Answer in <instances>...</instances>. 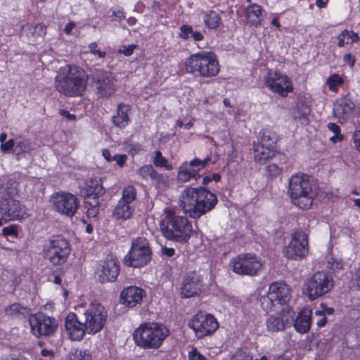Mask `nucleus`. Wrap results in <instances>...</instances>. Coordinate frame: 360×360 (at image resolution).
<instances>
[{"label":"nucleus","instance_id":"f257e3e1","mask_svg":"<svg viewBox=\"0 0 360 360\" xmlns=\"http://www.w3.org/2000/svg\"><path fill=\"white\" fill-rule=\"evenodd\" d=\"M217 203L215 194L203 188L186 187L179 197V206L192 218H199Z\"/></svg>","mask_w":360,"mask_h":360},{"label":"nucleus","instance_id":"f03ea898","mask_svg":"<svg viewBox=\"0 0 360 360\" xmlns=\"http://www.w3.org/2000/svg\"><path fill=\"white\" fill-rule=\"evenodd\" d=\"M89 77L79 67H61L55 78L56 89L67 96H79L86 91Z\"/></svg>","mask_w":360,"mask_h":360},{"label":"nucleus","instance_id":"7ed1b4c3","mask_svg":"<svg viewBox=\"0 0 360 360\" xmlns=\"http://www.w3.org/2000/svg\"><path fill=\"white\" fill-rule=\"evenodd\" d=\"M288 193L294 205L300 209H309L316 195L313 178L303 173L292 175L289 180Z\"/></svg>","mask_w":360,"mask_h":360},{"label":"nucleus","instance_id":"20e7f679","mask_svg":"<svg viewBox=\"0 0 360 360\" xmlns=\"http://www.w3.org/2000/svg\"><path fill=\"white\" fill-rule=\"evenodd\" d=\"M160 230L167 239L185 243L191 238L193 229L186 217L176 216L173 211L167 210L160 222Z\"/></svg>","mask_w":360,"mask_h":360},{"label":"nucleus","instance_id":"39448f33","mask_svg":"<svg viewBox=\"0 0 360 360\" xmlns=\"http://www.w3.org/2000/svg\"><path fill=\"white\" fill-rule=\"evenodd\" d=\"M169 329L163 324L149 322L140 325L134 333L136 345L144 349H158L169 335Z\"/></svg>","mask_w":360,"mask_h":360},{"label":"nucleus","instance_id":"423d86ee","mask_svg":"<svg viewBox=\"0 0 360 360\" xmlns=\"http://www.w3.org/2000/svg\"><path fill=\"white\" fill-rule=\"evenodd\" d=\"M186 69L195 76L210 77L219 73V65L214 53L202 51L186 59Z\"/></svg>","mask_w":360,"mask_h":360},{"label":"nucleus","instance_id":"0eeeda50","mask_svg":"<svg viewBox=\"0 0 360 360\" xmlns=\"http://www.w3.org/2000/svg\"><path fill=\"white\" fill-rule=\"evenodd\" d=\"M6 193L0 200V226L13 220H20L26 214L24 206L13 198L15 187L6 188Z\"/></svg>","mask_w":360,"mask_h":360},{"label":"nucleus","instance_id":"6e6552de","mask_svg":"<svg viewBox=\"0 0 360 360\" xmlns=\"http://www.w3.org/2000/svg\"><path fill=\"white\" fill-rule=\"evenodd\" d=\"M108 311L100 303L91 302L84 313L80 314V321L84 322L87 333L94 335L101 331L106 323Z\"/></svg>","mask_w":360,"mask_h":360},{"label":"nucleus","instance_id":"1a4fd4ad","mask_svg":"<svg viewBox=\"0 0 360 360\" xmlns=\"http://www.w3.org/2000/svg\"><path fill=\"white\" fill-rule=\"evenodd\" d=\"M152 251L148 240L143 237L131 243V249L124 257V264L132 267H141L151 259Z\"/></svg>","mask_w":360,"mask_h":360},{"label":"nucleus","instance_id":"9d476101","mask_svg":"<svg viewBox=\"0 0 360 360\" xmlns=\"http://www.w3.org/2000/svg\"><path fill=\"white\" fill-rule=\"evenodd\" d=\"M70 251L68 241L62 237L57 236L45 243L44 257L53 265H61L67 261Z\"/></svg>","mask_w":360,"mask_h":360},{"label":"nucleus","instance_id":"9b49d317","mask_svg":"<svg viewBox=\"0 0 360 360\" xmlns=\"http://www.w3.org/2000/svg\"><path fill=\"white\" fill-rule=\"evenodd\" d=\"M333 287V278L326 272L318 271L306 281L304 292L309 300H314L328 292Z\"/></svg>","mask_w":360,"mask_h":360},{"label":"nucleus","instance_id":"f8f14e48","mask_svg":"<svg viewBox=\"0 0 360 360\" xmlns=\"http://www.w3.org/2000/svg\"><path fill=\"white\" fill-rule=\"evenodd\" d=\"M229 266L234 273L250 276L257 275L262 268L260 260L252 254L236 256L231 259Z\"/></svg>","mask_w":360,"mask_h":360},{"label":"nucleus","instance_id":"ddd939ff","mask_svg":"<svg viewBox=\"0 0 360 360\" xmlns=\"http://www.w3.org/2000/svg\"><path fill=\"white\" fill-rule=\"evenodd\" d=\"M188 326L198 338H202L213 334L218 328L219 323L213 315L199 311L189 320Z\"/></svg>","mask_w":360,"mask_h":360},{"label":"nucleus","instance_id":"4468645a","mask_svg":"<svg viewBox=\"0 0 360 360\" xmlns=\"http://www.w3.org/2000/svg\"><path fill=\"white\" fill-rule=\"evenodd\" d=\"M31 333L36 337H51L57 331L58 323L54 317L43 313L32 315L29 319Z\"/></svg>","mask_w":360,"mask_h":360},{"label":"nucleus","instance_id":"2eb2a0df","mask_svg":"<svg viewBox=\"0 0 360 360\" xmlns=\"http://www.w3.org/2000/svg\"><path fill=\"white\" fill-rule=\"evenodd\" d=\"M309 252L308 236L302 230L292 234L290 243L285 248L284 255L290 259L300 260Z\"/></svg>","mask_w":360,"mask_h":360},{"label":"nucleus","instance_id":"dca6fc26","mask_svg":"<svg viewBox=\"0 0 360 360\" xmlns=\"http://www.w3.org/2000/svg\"><path fill=\"white\" fill-rule=\"evenodd\" d=\"M51 200L58 212L68 217H72L79 207L78 198L70 193H56Z\"/></svg>","mask_w":360,"mask_h":360},{"label":"nucleus","instance_id":"f3484780","mask_svg":"<svg viewBox=\"0 0 360 360\" xmlns=\"http://www.w3.org/2000/svg\"><path fill=\"white\" fill-rule=\"evenodd\" d=\"M266 86L273 92L285 97L292 91L293 86L287 75L277 71H270L265 79Z\"/></svg>","mask_w":360,"mask_h":360},{"label":"nucleus","instance_id":"a211bd4d","mask_svg":"<svg viewBox=\"0 0 360 360\" xmlns=\"http://www.w3.org/2000/svg\"><path fill=\"white\" fill-rule=\"evenodd\" d=\"M294 312L288 307L281 308L274 314L270 315L266 320L267 330L272 333L284 330L291 325Z\"/></svg>","mask_w":360,"mask_h":360},{"label":"nucleus","instance_id":"6ab92c4d","mask_svg":"<svg viewBox=\"0 0 360 360\" xmlns=\"http://www.w3.org/2000/svg\"><path fill=\"white\" fill-rule=\"evenodd\" d=\"M98 94L101 97H110L115 91V77L114 75L103 70H96L92 75Z\"/></svg>","mask_w":360,"mask_h":360},{"label":"nucleus","instance_id":"aec40b11","mask_svg":"<svg viewBox=\"0 0 360 360\" xmlns=\"http://www.w3.org/2000/svg\"><path fill=\"white\" fill-rule=\"evenodd\" d=\"M202 281L200 274L191 272L184 277L182 281L181 293L184 297L197 295L202 289Z\"/></svg>","mask_w":360,"mask_h":360},{"label":"nucleus","instance_id":"412c9836","mask_svg":"<svg viewBox=\"0 0 360 360\" xmlns=\"http://www.w3.org/2000/svg\"><path fill=\"white\" fill-rule=\"evenodd\" d=\"M65 326L69 337L72 340H81L85 333H87L84 322L80 321V314L77 316L76 314L70 313L66 316Z\"/></svg>","mask_w":360,"mask_h":360},{"label":"nucleus","instance_id":"4be33fe9","mask_svg":"<svg viewBox=\"0 0 360 360\" xmlns=\"http://www.w3.org/2000/svg\"><path fill=\"white\" fill-rule=\"evenodd\" d=\"M146 295L145 291L135 285L124 288L120 293V302L128 307L140 304Z\"/></svg>","mask_w":360,"mask_h":360},{"label":"nucleus","instance_id":"5701e85b","mask_svg":"<svg viewBox=\"0 0 360 360\" xmlns=\"http://www.w3.org/2000/svg\"><path fill=\"white\" fill-rule=\"evenodd\" d=\"M100 266L99 279L102 283L113 281L119 274L120 266L115 259L103 261Z\"/></svg>","mask_w":360,"mask_h":360},{"label":"nucleus","instance_id":"b1692460","mask_svg":"<svg viewBox=\"0 0 360 360\" xmlns=\"http://www.w3.org/2000/svg\"><path fill=\"white\" fill-rule=\"evenodd\" d=\"M354 108V102L349 97L345 96L334 103L333 113L339 120H345L352 114Z\"/></svg>","mask_w":360,"mask_h":360},{"label":"nucleus","instance_id":"393cba45","mask_svg":"<svg viewBox=\"0 0 360 360\" xmlns=\"http://www.w3.org/2000/svg\"><path fill=\"white\" fill-rule=\"evenodd\" d=\"M268 294L278 300L282 306H285L289 300V288L285 283L281 281L272 283L269 287Z\"/></svg>","mask_w":360,"mask_h":360},{"label":"nucleus","instance_id":"a878e982","mask_svg":"<svg viewBox=\"0 0 360 360\" xmlns=\"http://www.w3.org/2000/svg\"><path fill=\"white\" fill-rule=\"evenodd\" d=\"M312 311L304 309L300 311L294 321V328L300 333H307L311 328Z\"/></svg>","mask_w":360,"mask_h":360},{"label":"nucleus","instance_id":"bb28decb","mask_svg":"<svg viewBox=\"0 0 360 360\" xmlns=\"http://www.w3.org/2000/svg\"><path fill=\"white\" fill-rule=\"evenodd\" d=\"M135 207L134 205L119 200L112 212V217L116 220H127L132 217Z\"/></svg>","mask_w":360,"mask_h":360},{"label":"nucleus","instance_id":"cd10ccee","mask_svg":"<svg viewBox=\"0 0 360 360\" xmlns=\"http://www.w3.org/2000/svg\"><path fill=\"white\" fill-rule=\"evenodd\" d=\"M83 191L86 197H93L94 198L102 196L105 192L101 179L99 178L91 179L87 181Z\"/></svg>","mask_w":360,"mask_h":360},{"label":"nucleus","instance_id":"c85d7f7f","mask_svg":"<svg viewBox=\"0 0 360 360\" xmlns=\"http://www.w3.org/2000/svg\"><path fill=\"white\" fill-rule=\"evenodd\" d=\"M34 148V144L30 139L25 138H17L15 147L13 148V154L18 160H20L30 154Z\"/></svg>","mask_w":360,"mask_h":360},{"label":"nucleus","instance_id":"c756f323","mask_svg":"<svg viewBox=\"0 0 360 360\" xmlns=\"http://www.w3.org/2000/svg\"><path fill=\"white\" fill-rule=\"evenodd\" d=\"M130 110V106L127 104H119L117 106L116 115L112 116V120L115 126L120 129L124 128L129 122L128 112Z\"/></svg>","mask_w":360,"mask_h":360},{"label":"nucleus","instance_id":"7c9ffc66","mask_svg":"<svg viewBox=\"0 0 360 360\" xmlns=\"http://www.w3.org/2000/svg\"><path fill=\"white\" fill-rule=\"evenodd\" d=\"M262 8L256 4H252L246 8V19L249 23L252 25L258 26L260 24L262 16Z\"/></svg>","mask_w":360,"mask_h":360},{"label":"nucleus","instance_id":"2f4dec72","mask_svg":"<svg viewBox=\"0 0 360 360\" xmlns=\"http://www.w3.org/2000/svg\"><path fill=\"white\" fill-rule=\"evenodd\" d=\"M274 150L268 147L257 144L254 149L255 161L259 164H264L269 158L274 156Z\"/></svg>","mask_w":360,"mask_h":360},{"label":"nucleus","instance_id":"473e14b6","mask_svg":"<svg viewBox=\"0 0 360 360\" xmlns=\"http://www.w3.org/2000/svg\"><path fill=\"white\" fill-rule=\"evenodd\" d=\"M260 304L262 309L267 313L272 311H278L285 306H282L278 300L271 297L268 293L261 296L259 299Z\"/></svg>","mask_w":360,"mask_h":360},{"label":"nucleus","instance_id":"72a5a7b5","mask_svg":"<svg viewBox=\"0 0 360 360\" xmlns=\"http://www.w3.org/2000/svg\"><path fill=\"white\" fill-rule=\"evenodd\" d=\"M310 110L308 105L303 103H298L291 110L293 119L302 124L308 122V115Z\"/></svg>","mask_w":360,"mask_h":360},{"label":"nucleus","instance_id":"f704fd0d","mask_svg":"<svg viewBox=\"0 0 360 360\" xmlns=\"http://www.w3.org/2000/svg\"><path fill=\"white\" fill-rule=\"evenodd\" d=\"M277 141L278 136L274 131L269 129H263L260 132L259 144L274 150Z\"/></svg>","mask_w":360,"mask_h":360},{"label":"nucleus","instance_id":"c9c22d12","mask_svg":"<svg viewBox=\"0 0 360 360\" xmlns=\"http://www.w3.org/2000/svg\"><path fill=\"white\" fill-rule=\"evenodd\" d=\"M204 23L209 29H216L221 24L220 14L214 11H209L203 16Z\"/></svg>","mask_w":360,"mask_h":360},{"label":"nucleus","instance_id":"e433bc0d","mask_svg":"<svg viewBox=\"0 0 360 360\" xmlns=\"http://www.w3.org/2000/svg\"><path fill=\"white\" fill-rule=\"evenodd\" d=\"M349 39L351 40V43H353L358 41L359 37L356 32L348 30H344L338 37V46L339 47H343L345 44L349 43Z\"/></svg>","mask_w":360,"mask_h":360},{"label":"nucleus","instance_id":"4c0bfd02","mask_svg":"<svg viewBox=\"0 0 360 360\" xmlns=\"http://www.w3.org/2000/svg\"><path fill=\"white\" fill-rule=\"evenodd\" d=\"M6 314L14 317H25L28 314L29 311L27 307L22 306L20 304L14 303L7 308H6Z\"/></svg>","mask_w":360,"mask_h":360},{"label":"nucleus","instance_id":"58836bf2","mask_svg":"<svg viewBox=\"0 0 360 360\" xmlns=\"http://www.w3.org/2000/svg\"><path fill=\"white\" fill-rule=\"evenodd\" d=\"M136 188L133 186L128 185V186L124 187V188L122 190V198L120 200L134 205V202L136 200Z\"/></svg>","mask_w":360,"mask_h":360},{"label":"nucleus","instance_id":"ea45409f","mask_svg":"<svg viewBox=\"0 0 360 360\" xmlns=\"http://www.w3.org/2000/svg\"><path fill=\"white\" fill-rule=\"evenodd\" d=\"M193 179H194L193 174L188 172V163L187 162H184L179 167L177 180L181 183H186L190 181Z\"/></svg>","mask_w":360,"mask_h":360},{"label":"nucleus","instance_id":"a19ab883","mask_svg":"<svg viewBox=\"0 0 360 360\" xmlns=\"http://www.w3.org/2000/svg\"><path fill=\"white\" fill-rule=\"evenodd\" d=\"M153 162L155 167H165L169 171L173 169L172 165L168 163L167 160L162 156V153L160 150H156L155 152V157Z\"/></svg>","mask_w":360,"mask_h":360},{"label":"nucleus","instance_id":"79ce46f5","mask_svg":"<svg viewBox=\"0 0 360 360\" xmlns=\"http://www.w3.org/2000/svg\"><path fill=\"white\" fill-rule=\"evenodd\" d=\"M343 82L344 80L341 77L337 74H333L328 78L326 84L330 91L336 92L338 86L342 85Z\"/></svg>","mask_w":360,"mask_h":360},{"label":"nucleus","instance_id":"37998d69","mask_svg":"<svg viewBox=\"0 0 360 360\" xmlns=\"http://www.w3.org/2000/svg\"><path fill=\"white\" fill-rule=\"evenodd\" d=\"M151 181L153 183L159 188H165L168 186L169 179V177L162 174L155 172Z\"/></svg>","mask_w":360,"mask_h":360},{"label":"nucleus","instance_id":"c03bdc74","mask_svg":"<svg viewBox=\"0 0 360 360\" xmlns=\"http://www.w3.org/2000/svg\"><path fill=\"white\" fill-rule=\"evenodd\" d=\"M26 27L29 29L32 36L35 37H42L46 33V27L43 24L27 25Z\"/></svg>","mask_w":360,"mask_h":360},{"label":"nucleus","instance_id":"a18cd8bd","mask_svg":"<svg viewBox=\"0 0 360 360\" xmlns=\"http://www.w3.org/2000/svg\"><path fill=\"white\" fill-rule=\"evenodd\" d=\"M155 170L150 165H146L136 170V174L144 179H152Z\"/></svg>","mask_w":360,"mask_h":360},{"label":"nucleus","instance_id":"49530a36","mask_svg":"<svg viewBox=\"0 0 360 360\" xmlns=\"http://www.w3.org/2000/svg\"><path fill=\"white\" fill-rule=\"evenodd\" d=\"M265 173L269 176L276 177L281 174L282 168L276 164L271 163L266 166Z\"/></svg>","mask_w":360,"mask_h":360},{"label":"nucleus","instance_id":"de8ad7c7","mask_svg":"<svg viewBox=\"0 0 360 360\" xmlns=\"http://www.w3.org/2000/svg\"><path fill=\"white\" fill-rule=\"evenodd\" d=\"M180 32L179 34V37L181 39L186 40L189 38V36H191V33H193V27L188 25H182L179 27Z\"/></svg>","mask_w":360,"mask_h":360},{"label":"nucleus","instance_id":"09e8293b","mask_svg":"<svg viewBox=\"0 0 360 360\" xmlns=\"http://www.w3.org/2000/svg\"><path fill=\"white\" fill-rule=\"evenodd\" d=\"M211 161V158L210 157H207L203 160H201L198 158H195L190 162V166L193 167H198L201 169L205 168L209 162Z\"/></svg>","mask_w":360,"mask_h":360},{"label":"nucleus","instance_id":"8fccbe9b","mask_svg":"<svg viewBox=\"0 0 360 360\" xmlns=\"http://www.w3.org/2000/svg\"><path fill=\"white\" fill-rule=\"evenodd\" d=\"M16 139H9L7 141L4 142L3 144H1V150L4 153H9L11 151L13 152V148L15 147Z\"/></svg>","mask_w":360,"mask_h":360},{"label":"nucleus","instance_id":"3c124183","mask_svg":"<svg viewBox=\"0 0 360 360\" xmlns=\"http://www.w3.org/2000/svg\"><path fill=\"white\" fill-rule=\"evenodd\" d=\"M328 267L334 271H338L343 269V263L341 260L331 258L328 262Z\"/></svg>","mask_w":360,"mask_h":360},{"label":"nucleus","instance_id":"603ef678","mask_svg":"<svg viewBox=\"0 0 360 360\" xmlns=\"http://www.w3.org/2000/svg\"><path fill=\"white\" fill-rule=\"evenodd\" d=\"M188 358L190 360H206L205 356L195 348H192L189 352Z\"/></svg>","mask_w":360,"mask_h":360},{"label":"nucleus","instance_id":"864d4df0","mask_svg":"<svg viewBox=\"0 0 360 360\" xmlns=\"http://www.w3.org/2000/svg\"><path fill=\"white\" fill-rule=\"evenodd\" d=\"M97 46H98V45H97L96 42L91 43L89 45V49L90 53L94 55H97L101 58H104L105 56V52L98 50Z\"/></svg>","mask_w":360,"mask_h":360},{"label":"nucleus","instance_id":"5fc2aeb1","mask_svg":"<svg viewBox=\"0 0 360 360\" xmlns=\"http://www.w3.org/2000/svg\"><path fill=\"white\" fill-rule=\"evenodd\" d=\"M2 234L4 236H17L16 226L11 225L2 229Z\"/></svg>","mask_w":360,"mask_h":360},{"label":"nucleus","instance_id":"6e6d98bb","mask_svg":"<svg viewBox=\"0 0 360 360\" xmlns=\"http://www.w3.org/2000/svg\"><path fill=\"white\" fill-rule=\"evenodd\" d=\"M315 316H319V319L317 320L316 324L319 327H323L326 323V318L325 316V313L322 311L317 310L315 312Z\"/></svg>","mask_w":360,"mask_h":360},{"label":"nucleus","instance_id":"4d7b16f0","mask_svg":"<svg viewBox=\"0 0 360 360\" xmlns=\"http://www.w3.org/2000/svg\"><path fill=\"white\" fill-rule=\"evenodd\" d=\"M136 47V46L134 44L124 46L121 49L119 50V53H122L125 56H129L133 53Z\"/></svg>","mask_w":360,"mask_h":360},{"label":"nucleus","instance_id":"13d9d810","mask_svg":"<svg viewBox=\"0 0 360 360\" xmlns=\"http://www.w3.org/2000/svg\"><path fill=\"white\" fill-rule=\"evenodd\" d=\"M127 150L132 155H134L141 150V146L139 143H131L127 146Z\"/></svg>","mask_w":360,"mask_h":360},{"label":"nucleus","instance_id":"bf43d9fd","mask_svg":"<svg viewBox=\"0 0 360 360\" xmlns=\"http://www.w3.org/2000/svg\"><path fill=\"white\" fill-rule=\"evenodd\" d=\"M232 360H252V356L250 354L239 352L233 355Z\"/></svg>","mask_w":360,"mask_h":360},{"label":"nucleus","instance_id":"052dcab7","mask_svg":"<svg viewBox=\"0 0 360 360\" xmlns=\"http://www.w3.org/2000/svg\"><path fill=\"white\" fill-rule=\"evenodd\" d=\"M127 156L126 155H115L112 156V161H115L120 167H123L127 160Z\"/></svg>","mask_w":360,"mask_h":360},{"label":"nucleus","instance_id":"680f3d73","mask_svg":"<svg viewBox=\"0 0 360 360\" xmlns=\"http://www.w3.org/2000/svg\"><path fill=\"white\" fill-rule=\"evenodd\" d=\"M353 139L355 148L360 153V129L354 133Z\"/></svg>","mask_w":360,"mask_h":360},{"label":"nucleus","instance_id":"e2e57ef3","mask_svg":"<svg viewBox=\"0 0 360 360\" xmlns=\"http://www.w3.org/2000/svg\"><path fill=\"white\" fill-rule=\"evenodd\" d=\"M99 209L97 206V204L96 205H91V207H89L87 209V215L89 217H96L98 213Z\"/></svg>","mask_w":360,"mask_h":360},{"label":"nucleus","instance_id":"0e129e2a","mask_svg":"<svg viewBox=\"0 0 360 360\" xmlns=\"http://www.w3.org/2000/svg\"><path fill=\"white\" fill-rule=\"evenodd\" d=\"M327 127L333 134H341L340 127L335 123H332V122L328 123L327 125Z\"/></svg>","mask_w":360,"mask_h":360},{"label":"nucleus","instance_id":"69168bd1","mask_svg":"<svg viewBox=\"0 0 360 360\" xmlns=\"http://www.w3.org/2000/svg\"><path fill=\"white\" fill-rule=\"evenodd\" d=\"M59 114H60L61 116H63V117H65L68 120H71V121H72V120H75V118H76V117H75V115H73V114H70V113L69 112V111L65 110H59Z\"/></svg>","mask_w":360,"mask_h":360},{"label":"nucleus","instance_id":"338daca9","mask_svg":"<svg viewBox=\"0 0 360 360\" xmlns=\"http://www.w3.org/2000/svg\"><path fill=\"white\" fill-rule=\"evenodd\" d=\"M200 170V168L191 167L190 162L188 163V172L190 173H192V174H193L194 179L197 180L200 177V175L199 174Z\"/></svg>","mask_w":360,"mask_h":360},{"label":"nucleus","instance_id":"774afa93","mask_svg":"<svg viewBox=\"0 0 360 360\" xmlns=\"http://www.w3.org/2000/svg\"><path fill=\"white\" fill-rule=\"evenodd\" d=\"M75 357L76 359L75 360H90L89 355L82 351H79L78 354L77 353Z\"/></svg>","mask_w":360,"mask_h":360}]
</instances>
